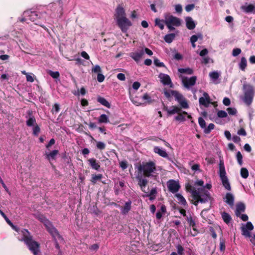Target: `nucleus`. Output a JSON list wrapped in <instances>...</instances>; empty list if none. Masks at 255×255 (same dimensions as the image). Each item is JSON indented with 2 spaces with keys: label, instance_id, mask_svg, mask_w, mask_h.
<instances>
[{
  "label": "nucleus",
  "instance_id": "15",
  "mask_svg": "<svg viewBox=\"0 0 255 255\" xmlns=\"http://www.w3.org/2000/svg\"><path fill=\"white\" fill-rule=\"evenodd\" d=\"M203 96L204 97H201L199 98V104L207 107H208L209 104L211 103L210 97L206 92L204 93Z\"/></svg>",
  "mask_w": 255,
  "mask_h": 255
},
{
  "label": "nucleus",
  "instance_id": "52",
  "mask_svg": "<svg viewBox=\"0 0 255 255\" xmlns=\"http://www.w3.org/2000/svg\"><path fill=\"white\" fill-rule=\"evenodd\" d=\"M242 234L247 237H251V234L250 231L247 230V228H241Z\"/></svg>",
  "mask_w": 255,
  "mask_h": 255
},
{
  "label": "nucleus",
  "instance_id": "44",
  "mask_svg": "<svg viewBox=\"0 0 255 255\" xmlns=\"http://www.w3.org/2000/svg\"><path fill=\"white\" fill-rule=\"evenodd\" d=\"M226 241L223 237L220 238V250L221 252H224L226 249Z\"/></svg>",
  "mask_w": 255,
  "mask_h": 255
},
{
  "label": "nucleus",
  "instance_id": "41",
  "mask_svg": "<svg viewBox=\"0 0 255 255\" xmlns=\"http://www.w3.org/2000/svg\"><path fill=\"white\" fill-rule=\"evenodd\" d=\"M36 124V120L33 116L29 117L26 121V125L28 127H31Z\"/></svg>",
  "mask_w": 255,
  "mask_h": 255
},
{
  "label": "nucleus",
  "instance_id": "6",
  "mask_svg": "<svg viewBox=\"0 0 255 255\" xmlns=\"http://www.w3.org/2000/svg\"><path fill=\"white\" fill-rule=\"evenodd\" d=\"M195 192V197L199 199L201 203H205L210 201L211 203L213 200L211 196L210 193L205 189V187L199 188L197 189H194Z\"/></svg>",
  "mask_w": 255,
  "mask_h": 255
},
{
  "label": "nucleus",
  "instance_id": "50",
  "mask_svg": "<svg viewBox=\"0 0 255 255\" xmlns=\"http://www.w3.org/2000/svg\"><path fill=\"white\" fill-rule=\"evenodd\" d=\"M154 65L159 67H165V65L163 62H160L158 58H154L153 60Z\"/></svg>",
  "mask_w": 255,
  "mask_h": 255
},
{
  "label": "nucleus",
  "instance_id": "14",
  "mask_svg": "<svg viewBox=\"0 0 255 255\" xmlns=\"http://www.w3.org/2000/svg\"><path fill=\"white\" fill-rule=\"evenodd\" d=\"M115 17L116 20H118L120 18H122L124 17H126L125 10L121 5H119L116 8Z\"/></svg>",
  "mask_w": 255,
  "mask_h": 255
},
{
  "label": "nucleus",
  "instance_id": "16",
  "mask_svg": "<svg viewBox=\"0 0 255 255\" xmlns=\"http://www.w3.org/2000/svg\"><path fill=\"white\" fill-rule=\"evenodd\" d=\"M144 51L143 50L137 51L135 52H131L129 53V56L135 61L138 62L140 61L142 56L144 55Z\"/></svg>",
  "mask_w": 255,
  "mask_h": 255
},
{
  "label": "nucleus",
  "instance_id": "32",
  "mask_svg": "<svg viewBox=\"0 0 255 255\" xmlns=\"http://www.w3.org/2000/svg\"><path fill=\"white\" fill-rule=\"evenodd\" d=\"M221 215L222 218L225 223H226L227 224L230 223V222L232 220V218L229 213L226 212H223V213H222Z\"/></svg>",
  "mask_w": 255,
  "mask_h": 255
},
{
  "label": "nucleus",
  "instance_id": "10",
  "mask_svg": "<svg viewBox=\"0 0 255 255\" xmlns=\"http://www.w3.org/2000/svg\"><path fill=\"white\" fill-rule=\"evenodd\" d=\"M46 226L45 227L48 232L53 237L54 240L62 238L57 230L52 225L50 222L46 221Z\"/></svg>",
  "mask_w": 255,
  "mask_h": 255
},
{
  "label": "nucleus",
  "instance_id": "35",
  "mask_svg": "<svg viewBox=\"0 0 255 255\" xmlns=\"http://www.w3.org/2000/svg\"><path fill=\"white\" fill-rule=\"evenodd\" d=\"M102 177L103 175L102 174H92L90 181L93 184H95L98 180H100Z\"/></svg>",
  "mask_w": 255,
  "mask_h": 255
},
{
  "label": "nucleus",
  "instance_id": "45",
  "mask_svg": "<svg viewBox=\"0 0 255 255\" xmlns=\"http://www.w3.org/2000/svg\"><path fill=\"white\" fill-rule=\"evenodd\" d=\"M47 73L53 79H58L60 77V74L58 71L54 72L51 70H49Z\"/></svg>",
  "mask_w": 255,
  "mask_h": 255
},
{
  "label": "nucleus",
  "instance_id": "51",
  "mask_svg": "<svg viewBox=\"0 0 255 255\" xmlns=\"http://www.w3.org/2000/svg\"><path fill=\"white\" fill-rule=\"evenodd\" d=\"M209 76L211 77V78H212V79H213L214 80H217L219 78L220 75L217 72L214 71V72H210L209 73Z\"/></svg>",
  "mask_w": 255,
  "mask_h": 255
},
{
  "label": "nucleus",
  "instance_id": "7",
  "mask_svg": "<svg viewBox=\"0 0 255 255\" xmlns=\"http://www.w3.org/2000/svg\"><path fill=\"white\" fill-rule=\"evenodd\" d=\"M164 18V23L170 30H174L175 29L174 26L178 27L181 24L180 18L169 13L165 14Z\"/></svg>",
  "mask_w": 255,
  "mask_h": 255
},
{
  "label": "nucleus",
  "instance_id": "3",
  "mask_svg": "<svg viewBox=\"0 0 255 255\" xmlns=\"http://www.w3.org/2000/svg\"><path fill=\"white\" fill-rule=\"evenodd\" d=\"M164 94L165 97L170 101L171 100L172 96H174L175 100L179 103L181 108L184 109H188L189 108L188 104L186 99L177 91L165 89Z\"/></svg>",
  "mask_w": 255,
  "mask_h": 255
},
{
  "label": "nucleus",
  "instance_id": "55",
  "mask_svg": "<svg viewBox=\"0 0 255 255\" xmlns=\"http://www.w3.org/2000/svg\"><path fill=\"white\" fill-rule=\"evenodd\" d=\"M92 72L94 73L98 74L102 72V70L99 65H96L92 68Z\"/></svg>",
  "mask_w": 255,
  "mask_h": 255
},
{
  "label": "nucleus",
  "instance_id": "63",
  "mask_svg": "<svg viewBox=\"0 0 255 255\" xmlns=\"http://www.w3.org/2000/svg\"><path fill=\"white\" fill-rule=\"evenodd\" d=\"M195 7V4H190L187 5L185 7V10L187 12H189L193 10Z\"/></svg>",
  "mask_w": 255,
  "mask_h": 255
},
{
  "label": "nucleus",
  "instance_id": "1",
  "mask_svg": "<svg viewBox=\"0 0 255 255\" xmlns=\"http://www.w3.org/2000/svg\"><path fill=\"white\" fill-rule=\"evenodd\" d=\"M20 232L22 237L19 240L23 242L34 255H37L40 252V244L33 239L32 236L27 229H23Z\"/></svg>",
  "mask_w": 255,
  "mask_h": 255
},
{
  "label": "nucleus",
  "instance_id": "43",
  "mask_svg": "<svg viewBox=\"0 0 255 255\" xmlns=\"http://www.w3.org/2000/svg\"><path fill=\"white\" fill-rule=\"evenodd\" d=\"M215 125L214 124L211 123L207 127L206 126L204 128V132L206 134H209L211 132V130L214 129Z\"/></svg>",
  "mask_w": 255,
  "mask_h": 255
},
{
  "label": "nucleus",
  "instance_id": "9",
  "mask_svg": "<svg viewBox=\"0 0 255 255\" xmlns=\"http://www.w3.org/2000/svg\"><path fill=\"white\" fill-rule=\"evenodd\" d=\"M117 24L123 33H126L129 27L132 25L131 22L127 17H124L116 20Z\"/></svg>",
  "mask_w": 255,
  "mask_h": 255
},
{
  "label": "nucleus",
  "instance_id": "54",
  "mask_svg": "<svg viewBox=\"0 0 255 255\" xmlns=\"http://www.w3.org/2000/svg\"><path fill=\"white\" fill-rule=\"evenodd\" d=\"M198 122H199V126H200L201 128L204 129L205 128V127L206 126V122H205V120L202 117L199 118Z\"/></svg>",
  "mask_w": 255,
  "mask_h": 255
},
{
  "label": "nucleus",
  "instance_id": "26",
  "mask_svg": "<svg viewBox=\"0 0 255 255\" xmlns=\"http://www.w3.org/2000/svg\"><path fill=\"white\" fill-rule=\"evenodd\" d=\"M241 9L246 13H252L255 10V6L253 4H249L248 5H243Z\"/></svg>",
  "mask_w": 255,
  "mask_h": 255
},
{
  "label": "nucleus",
  "instance_id": "20",
  "mask_svg": "<svg viewBox=\"0 0 255 255\" xmlns=\"http://www.w3.org/2000/svg\"><path fill=\"white\" fill-rule=\"evenodd\" d=\"M197 220V218L190 214L186 217V221L190 227H194L195 224H196Z\"/></svg>",
  "mask_w": 255,
  "mask_h": 255
},
{
  "label": "nucleus",
  "instance_id": "29",
  "mask_svg": "<svg viewBox=\"0 0 255 255\" xmlns=\"http://www.w3.org/2000/svg\"><path fill=\"white\" fill-rule=\"evenodd\" d=\"M98 102L100 103L101 105L105 106L107 108H110L111 104L104 97L99 96L97 98Z\"/></svg>",
  "mask_w": 255,
  "mask_h": 255
},
{
  "label": "nucleus",
  "instance_id": "40",
  "mask_svg": "<svg viewBox=\"0 0 255 255\" xmlns=\"http://www.w3.org/2000/svg\"><path fill=\"white\" fill-rule=\"evenodd\" d=\"M175 196L177 197L178 200L180 202V203L183 205L184 206H185L187 205V202L184 198V197L180 194H176L175 195Z\"/></svg>",
  "mask_w": 255,
  "mask_h": 255
},
{
  "label": "nucleus",
  "instance_id": "34",
  "mask_svg": "<svg viewBox=\"0 0 255 255\" xmlns=\"http://www.w3.org/2000/svg\"><path fill=\"white\" fill-rule=\"evenodd\" d=\"M175 36V34L174 33L167 34L165 35L164 39L166 42L170 43L174 39Z\"/></svg>",
  "mask_w": 255,
  "mask_h": 255
},
{
  "label": "nucleus",
  "instance_id": "64",
  "mask_svg": "<svg viewBox=\"0 0 255 255\" xmlns=\"http://www.w3.org/2000/svg\"><path fill=\"white\" fill-rule=\"evenodd\" d=\"M105 80V76L103 74L101 73H98L97 75V80L98 82L101 83L103 82Z\"/></svg>",
  "mask_w": 255,
  "mask_h": 255
},
{
  "label": "nucleus",
  "instance_id": "46",
  "mask_svg": "<svg viewBox=\"0 0 255 255\" xmlns=\"http://www.w3.org/2000/svg\"><path fill=\"white\" fill-rule=\"evenodd\" d=\"M241 175L245 179H246L249 176V171L246 168H242L241 169Z\"/></svg>",
  "mask_w": 255,
  "mask_h": 255
},
{
  "label": "nucleus",
  "instance_id": "57",
  "mask_svg": "<svg viewBox=\"0 0 255 255\" xmlns=\"http://www.w3.org/2000/svg\"><path fill=\"white\" fill-rule=\"evenodd\" d=\"M120 166L123 170L128 168V163L127 160H123L120 162Z\"/></svg>",
  "mask_w": 255,
  "mask_h": 255
},
{
  "label": "nucleus",
  "instance_id": "2",
  "mask_svg": "<svg viewBox=\"0 0 255 255\" xmlns=\"http://www.w3.org/2000/svg\"><path fill=\"white\" fill-rule=\"evenodd\" d=\"M138 170L140 172H142L143 176L146 177H153L154 179L157 175H154L156 170L155 163L153 161L143 162L138 167Z\"/></svg>",
  "mask_w": 255,
  "mask_h": 255
},
{
  "label": "nucleus",
  "instance_id": "28",
  "mask_svg": "<svg viewBox=\"0 0 255 255\" xmlns=\"http://www.w3.org/2000/svg\"><path fill=\"white\" fill-rule=\"evenodd\" d=\"M58 153V150H53L50 153H46L45 156L47 159L48 160H50V159H52L53 160H55L56 158V156Z\"/></svg>",
  "mask_w": 255,
  "mask_h": 255
},
{
  "label": "nucleus",
  "instance_id": "56",
  "mask_svg": "<svg viewBox=\"0 0 255 255\" xmlns=\"http://www.w3.org/2000/svg\"><path fill=\"white\" fill-rule=\"evenodd\" d=\"M217 116L219 118H224L227 117L228 114L225 111L221 110L218 112Z\"/></svg>",
  "mask_w": 255,
  "mask_h": 255
},
{
  "label": "nucleus",
  "instance_id": "30",
  "mask_svg": "<svg viewBox=\"0 0 255 255\" xmlns=\"http://www.w3.org/2000/svg\"><path fill=\"white\" fill-rule=\"evenodd\" d=\"M226 200L225 201L228 204L232 206L234 202V198L231 193H228L226 195Z\"/></svg>",
  "mask_w": 255,
  "mask_h": 255
},
{
  "label": "nucleus",
  "instance_id": "4",
  "mask_svg": "<svg viewBox=\"0 0 255 255\" xmlns=\"http://www.w3.org/2000/svg\"><path fill=\"white\" fill-rule=\"evenodd\" d=\"M46 14V12H40L38 11H31L29 10L25 11L24 12L25 16L28 17V19L35 22V24L40 26L45 29H47V28H46L43 25H42L39 21V20L43 18L44 20L45 19V15Z\"/></svg>",
  "mask_w": 255,
  "mask_h": 255
},
{
  "label": "nucleus",
  "instance_id": "5",
  "mask_svg": "<svg viewBox=\"0 0 255 255\" xmlns=\"http://www.w3.org/2000/svg\"><path fill=\"white\" fill-rule=\"evenodd\" d=\"M136 179L138 181V185L140 188L141 190L147 194L146 195V197H149L150 200H154L156 198V195L157 194L156 188H153L149 193L145 191V187H146L148 181L146 178H142V176H137Z\"/></svg>",
  "mask_w": 255,
  "mask_h": 255
},
{
  "label": "nucleus",
  "instance_id": "37",
  "mask_svg": "<svg viewBox=\"0 0 255 255\" xmlns=\"http://www.w3.org/2000/svg\"><path fill=\"white\" fill-rule=\"evenodd\" d=\"M99 123H108L110 122L108 117L105 114L101 115L98 118Z\"/></svg>",
  "mask_w": 255,
  "mask_h": 255
},
{
  "label": "nucleus",
  "instance_id": "11",
  "mask_svg": "<svg viewBox=\"0 0 255 255\" xmlns=\"http://www.w3.org/2000/svg\"><path fill=\"white\" fill-rule=\"evenodd\" d=\"M167 185L168 190L172 193H176L180 188V186L178 182L173 179L169 180L167 182Z\"/></svg>",
  "mask_w": 255,
  "mask_h": 255
},
{
  "label": "nucleus",
  "instance_id": "12",
  "mask_svg": "<svg viewBox=\"0 0 255 255\" xmlns=\"http://www.w3.org/2000/svg\"><path fill=\"white\" fill-rule=\"evenodd\" d=\"M197 80L196 76H192L190 78L187 77H183L182 82L184 86L189 89L190 87L195 85Z\"/></svg>",
  "mask_w": 255,
  "mask_h": 255
},
{
  "label": "nucleus",
  "instance_id": "13",
  "mask_svg": "<svg viewBox=\"0 0 255 255\" xmlns=\"http://www.w3.org/2000/svg\"><path fill=\"white\" fill-rule=\"evenodd\" d=\"M50 7L51 8V11H53L54 13L59 14L60 16L62 15L63 2L61 0H58L57 2L51 3Z\"/></svg>",
  "mask_w": 255,
  "mask_h": 255
},
{
  "label": "nucleus",
  "instance_id": "58",
  "mask_svg": "<svg viewBox=\"0 0 255 255\" xmlns=\"http://www.w3.org/2000/svg\"><path fill=\"white\" fill-rule=\"evenodd\" d=\"M227 111L230 115H235L237 113V110L234 108H228Z\"/></svg>",
  "mask_w": 255,
  "mask_h": 255
},
{
  "label": "nucleus",
  "instance_id": "38",
  "mask_svg": "<svg viewBox=\"0 0 255 255\" xmlns=\"http://www.w3.org/2000/svg\"><path fill=\"white\" fill-rule=\"evenodd\" d=\"M221 180L222 184L225 188L228 191H230L231 190V187L228 178L222 179Z\"/></svg>",
  "mask_w": 255,
  "mask_h": 255
},
{
  "label": "nucleus",
  "instance_id": "60",
  "mask_svg": "<svg viewBox=\"0 0 255 255\" xmlns=\"http://www.w3.org/2000/svg\"><path fill=\"white\" fill-rule=\"evenodd\" d=\"M242 52L240 48H234L232 51V55L234 57L238 56Z\"/></svg>",
  "mask_w": 255,
  "mask_h": 255
},
{
  "label": "nucleus",
  "instance_id": "25",
  "mask_svg": "<svg viewBox=\"0 0 255 255\" xmlns=\"http://www.w3.org/2000/svg\"><path fill=\"white\" fill-rule=\"evenodd\" d=\"M219 175L221 179L227 178L224 163L222 162L219 164Z\"/></svg>",
  "mask_w": 255,
  "mask_h": 255
},
{
  "label": "nucleus",
  "instance_id": "62",
  "mask_svg": "<svg viewBox=\"0 0 255 255\" xmlns=\"http://www.w3.org/2000/svg\"><path fill=\"white\" fill-rule=\"evenodd\" d=\"M99 248V246L97 244H95L92 245H91L89 247V250L92 251H95L96 252Z\"/></svg>",
  "mask_w": 255,
  "mask_h": 255
},
{
  "label": "nucleus",
  "instance_id": "23",
  "mask_svg": "<svg viewBox=\"0 0 255 255\" xmlns=\"http://www.w3.org/2000/svg\"><path fill=\"white\" fill-rule=\"evenodd\" d=\"M141 99L143 101H144V102H143V105L151 104L154 102V100L152 99L147 93L144 94L143 95L141 96Z\"/></svg>",
  "mask_w": 255,
  "mask_h": 255
},
{
  "label": "nucleus",
  "instance_id": "8",
  "mask_svg": "<svg viewBox=\"0 0 255 255\" xmlns=\"http://www.w3.org/2000/svg\"><path fill=\"white\" fill-rule=\"evenodd\" d=\"M244 97L243 101L247 105L250 106L253 102V98L255 95V92L253 87L250 85H246L244 86Z\"/></svg>",
  "mask_w": 255,
  "mask_h": 255
},
{
  "label": "nucleus",
  "instance_id": "17",
  "mask_svg": "<svg viewBox=\"0 0 255 255\" xmlns=\"http://www.w3.org/2000/svg\"><path fill=\"white\" fill-rule=\"evenodd\" d=\"M159 78L160 79L161 82L164 85H169L172 84L171 78L167 74L160 73L159 75Z\"/></svg>",
  "mask_w": 255,
  "mask_h": 255
},
{
  "label": "nucleus",
  "instance_id": "53",
  "mask_svg": "<svg viewBox=\"0 0 255 255\" xmlns=\"http://www.w3.org/2000/svg\"><path fill=\"white\" fill-rule=\"evenodd\" d=\"M236 157L238 163L240 165H242L243 164V156L240 151H238L237 153Z\"/></svg>",
  "mask_w": 255,
  "mask_h": 255
},
{
  "label": "nucleus",
  "instance_id": "39",
  "mask_svg": "<svg viewBox=\"0 0 255 255\" xmlns=\"http://www.w3.org/2000/svg\"><path fill=\"white\" fill-rule=\"evenodd\" d=\"M247 66V61L245 57H243L241 58V62L239 64L240 68L242 70L244 71Z\"/></svg>",
  "mask_w": 255,
  "mask_h": 255
},
{
  "label": "nucleus",
  "instance_id": "24",
  "mask_svg": "<svg viewBox=\"0 0 255 255\" xmlns=\"http://www.w3.org/2000/svg\"><path fill=\"white\" fill-rule=\"evenodd\" d=\"M131 201L129 200L127 202L124 206L121 209V212L123 215H126L128 213L131 209Z\"/></svg>",
  "mask_w": 255,
  "mask_h": 255
},
{
  "label": "nucleus",
  "instance_id": "48",
  "mask_svg": "<svg viewBox=\"0 0 255 255\" xmlns=\"http://www.w3.org/2000/svg\"><path fill=\"white\" fill-rule=\"evenodd\" d=\"M40 131V128H39V127L37 124L34 125V127L33 128V129H32L33 135L37 136L38 135Z\"/></svg>",
  "mask_w": 255,
  "mask_h": 255
},
{
  "label": "nucleus",
  "instance_id": "33",
  "mask_svg": "<svg viewBox=\"0 0 255 255\" xmlns=\"http://www.w3.org/2000/svg\"><path fill=\"white\" fill-rule=\"evenodd\" d=\"M188 115V113L185 111H183L182 113L180 112V113H178V116L175 117V119L178 121H185L186 119L184 115Z\"/></svg>",
  "mask_w": 255,
  "mask_h": 255
},
{
  "label": "nucleus",
  "instance_id": "22",
  "mask_svg": "<svg viewBox=\"0 0 255 255\" xmlns=\"http://www.w3.org/2000/svg\"><path fill=\"white\" fill-rule=\"evenodd\" d=\"M186 27L188 29L192 30L195 28L196 24L192 17L188 16L185 18Z\"/></svg>",
  "mask_w": 255,
  "mask_h": 255
},
{
  "label": "nucleus",
  "instance_id": "27",
  "mask_svg": "<svg viewBox=\"0 0 255 255\" xmlns=\"http://www.w3.org/2000/svg\"><path fill=\"white\" fill-rule=\"evenodd\" d=\"M130 100L132 103L136 106L143 105V100L141 99V97L135 96L134 97L130 98Z\"/></svg>",
  "mask_w": 255,
  "mask_h": 255
},
{
  "label": "nucleus",
  "instance_id": "61",
  "mask_svg": "<svg viewBox=\"0 0 255 255\" xmlns=\"http://www.w3.org/2000/svg\"><path fill=\"white\" fill-rule=\"evenodd\" d=\"M178 254L179 255H182L183 254L184 248L181 245H178L176 246Z\"/></svg>",
  "mask_w": 255,
  "mask_h": 255
},
{
  "label": "nucleus",
  "instance_id": "59",
  "mask_svg": "<svg viewBox=\"0 0 255 255\" xmlns=\"http://www.w3.org/2000/svg\"><path fill=\"white\" fill-rule=\"evenodd\" d=\"M241 228H247V230L252 231L254 229V226L251 222H248L245 226H243Z\"/></svg>",
  "mask_w": 255,
  "mask_h": 255
},
{
  "label": "nucleus",
  "instance_id": "47",
  "mask_svg": "<svg viewBox=\"0 0 255 255\" xmlns=\"http://www.w3.org/2000/svg\"><path fill=\"white\" fill-rule=\"evenodd\" d=\"M96 142V147L97 148L101 150H104L106 148V144L102 141H97L95 140Z\"/></svg>",
  "mask_w": 255,
  "mask_h": 255
},
{
  "label": "nucleus",
  "instance_id": "49",
  "mask_svg": "<svg viewBox=\"0 0 255 255\" xmlns=\"http://www.w3.org/2000/svg\"><path fill=\"white\" fill-rule=\"evenodd\" d=\"M60 106L58 104L55 103L53 106L52 109L51 110V113L54 114V113H57L60 111Z\"/></svg>",
  "mask_w": 255,
  "mask_h": 255
},
{
  "label": "nucleus",
  "instance_id": "19",
  "mask_svg": "<svg viewBox=\"0 0 255 255\" xmlns=\"http://www.w3.org/2000/svg\"><path fill=\"white\" fill-rule=\"evenodd\" d=\"M246 209L245 205L243 203H239L237 204L235 214L237 217L241 216L242 212H244Z\"/></svg>",
  "mask_w": 255,
  "mask_h": 255
},
{
  "label": "nucleus",
  "instance_id": "21",
  "mask_svg": "<svg viewBox=\"0 0 255 255\" xmlns=\"http://www.w3.org/2000/svg\"><path fill=\"white\" fill-rule=\"evenodd\" d=\"M153 151L155 153H157L160 156L164 158H168V155L165 150L160 148L158 146H155L153 148Z\"/></svg>",
  "mask_w": 255,
  "mask_h": 255
},
{
  "label": "nucleus",
  "instance_id": "42",
  "mask_svg": "<svg viewBox=\"0 0 255 255\" xmlns=\"http://www.w3.org/2000/svg\"><path fill=\"white\" fill-rule=\"evenodd\" d=\"M164 19L160 20L158 18H156L155 20V25L158 26L161 30H163L164 28Z\"/></svg>",
  "mask_w": 255,
  "mask_h": 255
},
{
  "label": "nucleus",
  "instance_id": "31",
  "mask_svg": "<svg viewBox=\"0 0 255 255\" xmlns=\"http://www.w3.org/2000/svg\"><path fill=\"white\" fill-rule=\"evenodd\" d=\"M170 111H168V116H171L176 113L178 114L181 112V109L176 106L171 107Z\"/></svg>",
  "mask_w": 255,
  "mask_h": 255
},
{
  "label": "nucleus",
  "instance_id": "36",
  "mask_svg": "<svg viewBox=\"0 0 255 255\" xmlns=\"http://www.w3.org/2000/svg\"><path fill=\"white\" fill-rule=\"evenodd\" d=\"M178 72L181 74H186L188 75H191L193 73V70L190 68H179L178 69Z\"/></svg>",
  "mask_w": 255,
  "mask_h": 255
},
{
  "label": "nucleus",
  "instance_id": "18",
  "mask_svg": "<svg viewBox=\"0 0 255 255\" xmlns=\"http://www.w3.org/2000/svg\"><path fill=\"white\" fill-rule=\"evenodd\" d=\"M88 162H89V165L91 167V168L94 170L97 171H99L100 169V165L99 162L94 158H92L88 159Z\"/></svg>",
  "mask_w": 255,
  "mask_h": 255
}]
</instances>
